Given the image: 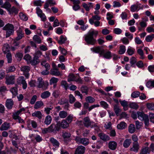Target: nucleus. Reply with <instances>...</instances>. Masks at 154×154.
I'll return each mask as SVG.
<instances>
[{"label":"nucleus","instance_id":"21","mask_svg":"<svg viewBox=\"0 0 154 154\" xmlns=\"http://www.w3.org/2000/svg\"><path fill=\"white\" fill-rule=\"evenodd\" d=\"M117 146V143L114 141L110 142L109 143V149L114 150Z\"/></svg>","mask_w":154,"mask_h":154},{"label":"nucleus","instance_id":"33","mask_svg":"<svg viewBox=\"0 0 154 154\" xmlns=\"http://www.w3.org/2000/svg\"><path fill=\"white\" fill-rule=\"evenodd\" d=\"M2 8H4L8 11L11 7V5L8 2H6L2 6Z\"/></svg>","mask_w":154,"mask_h":154},{"label":"nucleus","instance_id":"32","mask_svg":"<svg viewBox=\"0 0 154 154\" xmlns=\"http://www.w3.org/2000/svg\"><path fill=\"white\" fill-rule=\"evenodd\" d=\"M140 9V8H139V7L138 5H132L131 7V10L132 12H135V11H137Z\"/></svg>","mask_w":154,"mask_h":154},{"label":"nucleus","instance_id":"36","mask_svg":"<svg viewBox=\"0 0 154 154\" xmlns=\"http://www.w3.org/2000/svg\"><path fill=\"white\" fill-rule=\"evenodd\" d=\"M126 51L125 46L123 45H122L120 46V50L119 51V53L120 54H124Z\"/></svg>","mask_w":154,"mask_h":154},{"label":"nucleus","instance_id":"14","mask_svg":"<svg viewBox=\"0 0 154 154\" xmlns=\"http://www.w3.org/2000/svg\"><path fill=\"white\" fill-rule=\"evenodd\" d=\"M13 101L11 99H8L6 100V106L9 109H11L13 105Z\"/></svg>","mask_w":154,"mask_h":154},{"label":"nucleus","instance_id":"8","mask_svg":"<svg viewBox=\"0 0 154 154\" xmlns=\"http://www.w3.org/2000/svg\"><path fill=\"white\" fill-rule=\"evenodd\" d=\"M17 36L16 37V40L18 41L24 37V33L23 32V30L21 28H20L17 31Z\"/></svg>","mask_w":154,"mask_h":154},{"label":"nucleus","instance_id":"23","mask_svg":"<svg viewBox=\"0 0 154 154\" xmlns=\"http://www.w3.org/2000/svg\"><path fill=\"white\" fill-rule=\"evenodd\" d=\"M3 51L5 54L9 52L10 47L8 44H5L2 48Z\"/></svg>","mask_w":154,"mask_h":154},{"label":"nucleus","instance_id":"44","mask_svg":"<svg viewBox=\"0 0 154 154\" xmlns=\"http://www.w3.org/2000/svg\"><path fill=\"white\" fill-rule=\"evenodd\" d=\"M140 94V93L138 91H135L132 93L131 94V97L132 98H136L139 96Z\"/></svg>","mask_w":154,"mask_h":154},{"label":"nucleus","instance_id":"7","mask_svg":"<svg viewBox=\"0 0 154 154\" xmlns=\"http://www.w3.org/2000/svg\"><path fill=\"white\" fill-rule=\"evenodd\" d=\"M85 150V147L82 146H78L76 148L75 154H83Z\"/></svg>","mask_w":154,"mask_h":154},{"label":"nucleus","instance_id":"35","mask_svg":"<svg viewBox=\"0 0 154 154\" xmlns=\"http://www.w3.org/2000/svg\"><path fill=\"white\" fill-rule=\"evenodd\" d=\"M30 63L33 65H35L38 63L39 62V60L34 57L32 60L30 61Z\"/></svg>","mask_w":154,"mask_h":154},{"label":"nucleus","instance_id":"61","mask_svg":"<svg viewBox=\"0 0 154 154\" xmlns=\"http://www.w3.org/2000/svg\"><path fill=\"white\" fill-rule=\"evenodd\" d=\"M15 57L18 58V60H20L23 57V54L21 53L18 52L16 54Z\"/></svg>","mask_w":154,"mask_h":154},{"label":"nucleus","instance_id":"29","mask_svg":"<svg viewBox=\"0 0 154 154\" xmlns=\"http://www.w3.org/2000/svg\"><path fill=\"white\" fill-rule=\"evenodd\" d=\"M59 115L60 118L64 119L67 116L68 113L67 112L64 111H62L59 112Z\"/></svg>","mask_w":154,"mask_h":154},{"label":"nucleus","instance_id":"22","mask_svg":"<svg viewBox=\"0 0 154 154\" xmlns=\"http://www.w3.org/2000/svg\"><path fill=\"white\" fill-rule=\"evenodd\" d=\"M150 150H149V148L148 147H143L140 150V154H147L149 153Z\"/></svg>","mask_w":154,"mask_h":154},{"label":"nucleus","instance_id":"11","mask_svg":"<svg viewBox=\"0 0 154 154\" xmlns=\"http://www.w3.org/2000/svg\"><path fill=\"white\" fill-rule=\"evenodd\" d=\"M83 124L85 127H88L91 125V122L89 117H87L83 119Z\"/></svg>","mask_w":154,"mask_h":154},{"label":"nucleus","instance_id":"53","mask_svg":"<svg viewBox=\"0 0 154 154\" xmlns=\"http://www.w3.org/2000/svg\"><path fill=\"white\" fill-rule=\"evenodd\" d=\"M146 106L149 109L154 110V103H147Z\"/></svg>","mask_w":154,"mask_h":154},{"label":"nucleus","instance_id":"1","mask_svg":"<svg viewBox=\"0 0 154 154\" xmlns=\"http://www.w3.org/2000/svg\"><path fill=\"white\" fill-rule=\"evenodd\" d=\"M137 114L138 117L140 120L144 121L146 127H148L149 125V119L148 115L145 114L143 112H138L137 114L133 113L131 115L132 117L134 119H136Z\"/></svg>","mask_w":154,"mask_h":154},{"label":"nucleus","instance_id":"58","mask_svg":"<svg viewBox=\"0 0 154 154\" xmlns=\"http://www.w3.org/2000/svg\"><path fill=\"white\" fill-rule=\"evenodd\" d=\"M136 59L134 57H132L130 59V63L131 64V66L133 67V65L136 62Z\"/></svg>","mask_w":154,"mask_h":154},{"label":"nucleus","instance_id":"43","mask_svg":"<svg viewBox=\"0 0 154 154\" xmlns=\"http://www.w3.org/2000/svg\"><path fill=\"white\" fill-rule=\"evenodd\" d=\"M41 65L44 66L46 69H47V70H49L50 69V65L48 63H46L45 61L42 62Z\"/></svg>","mask_w":154,"mask_h":154},{"label":"nucleus","instance_id":"24","mask_svg":"<svg viewBox=\"0 0 154 154\" xmlns=\"http://www.w3.org/2000/svg\"><path fill=\"white\" fill-rule=\"evenodd\" d=\"M136 130V128L134 125L133 124H131L128 127V131L131 134L134 133Z\"/></svg>","mask_w":154,"mask_h":154},{"label":"nucleus","instance_id":"27","mask_svg":"<svg viewBox=\"0 0 154 154\" xmlns=\"http://www.w3.org/2000/svg\"><path fill=\"white\" fill-rule=\"evenodd\" d=\"M126 126V124L124 122H122L117 125V128L118 129H122L125 128Z\"/></svg>","mask_w":154,"mask_h":154},{"label":"nucleus","instance_id":"34","mask_svg":"<svg viewBox=\"0 0 154 154\" xmlns=\"http://www.w3.org/2000/svg\"><path fill=\"white\" fill-rule=\"evenodd\" d=\"M114 110L117 116L119 113L121 112V109L119 108V107L117 105H116L114 106Z\"/></svg>","mask_w":154,"mask_h":154},{"label":"nucleus","instance_id":"39","mask_svg":"<svg viewBox=\"0 0 154 154\" xmlns=\"http://www.w3.org/2000/svg\"><path fill=\"white\" fill-rule=\"evenodd\" d=\"M111 53L109 51H108L103 54V57L105 58L109 59L111 58Z\"/></svg>","mask_w":154,"mask_h":154},{"label":"nucleus","instance_id":"5","mask_svg":"<svg viewBox=\"0 0 154 154\" xmlns=\"http://www.w3.org/2000/svg\"><path fill=\"white\" fill-rule=\"evenodd\" d=\"M30 70L29 67L28 66H23L21 68V71L23 72L24 75L27 78H28L29 77V74L28 72Z\"/></svg>","mask_w":154,"mask_h":154},{"label":"nucleus","instance_id":"55","mask_svg":"<svg viewBox=\"0 0 154 154\" xmlns=\"http://www.w3.org/2000/svg\"><path fill=\"white\" fill-rule=\"evenodd\" d=\"M71 134L70 133L65 132L63 133L62 136L64 138H68L70 137Z\"/></svg>","mask_w":154,"mask_h":154},{"label":"nucleus","instance_id":"4","mask_svg":"<svg viewBox=\"0 0 154 154\" xmlns=\"http://www.w3.org/2000/svg\"><path fill=\"white\" fill-rule=\"evenodd\" d=\"M17 82L18 84H22L23 88V89H25L26 88L27 84L23 76H21L19 77L17 79Z\"/></svg>","mask_w":154,"mask_h":154},{"label":"nucleus","instance_id":"60","mask_svg":"<svg viewBox=\"0 0 154 154\" xmlns=\"http://www.w3.org/2000/svg\"><path fill=\"white\" fill-rule=\"evenodd\" d=\"M60 94V92L58 90H55L54 91L52 95L55 98H57L59 96Z\"/></svg>","mask_w":154,"mask_h":154},{"label":"nucleus","instance_id":"62","mask_svg":"<svg viewBox=\"0 0 154 154\" xmlns=\"http://www.w3.org/2000/svg\"><path fill=\"white\" fill-rule=\"evenodd\" d=\"M101 50V49L99 47L94 48H92V49L93 52L97 53H99Z\"/></svg>","mask_w":154,"mask_h":154},{"label":"nucleus","instance_id":"19","mask_svg":"<svg viewBox=\"0 0 154 154\" xmlns=\"http://www.w3.org/2000/svg\"><path fill=\"white\" fill-rule=\"evenodd\" d=\"M25 110V109L24 108H22L20 109L19 110L17 111L15 113H14L13 115V119H16L17 118L19 117V114L22 111H24Z\"/></svg>","mask_w":154,"mask_h":154},{"label":"nucleus","instance_id":"15","mask_svg":"<svg viewBox=\"0 0 154 154\" xmlns=\"http://www.w3.org/2000/svg\"><path fill=\"white\" fill-rule=\"evenodd\" d=\"M100 17L98 15L93 16L92 18L89 20V22L91 24H92L94 23V20L99 21L100 20Z\"/></svg>","mask_w":154,"mask_h":154},{"label":"nucleus","instance_id":"57","mask_svg":"<svg viewBox=\"0 0 154 154\" xmlns=\"http://www.w3.org/2000/svg\"><path fill=\"white\" fill-rule=\"evenodd\" d=\"M8 11L10 13H14L15 14H17L18 13L17 9L14 7H13L11 8H10Z\"/></svg>","mask_w":154,"mask_h":154},{"label":"nucleus","instance_id":"26","mask_svg":"<svg viewBox=\"0 0 154 154\" xmlns=\"http://www.w3.org/2000/svg\"><path fill=\"white\" fill-rule=\"evenodd\" d=\"M131 143V139H126L123 143V146L125 148H128L130 145Z\"/></svg>","mask_w":154,"mask_h":154},{"label":"nucleus","instance_id":"56","mask_svg":"<svg viewBox=\"0 0 154 154\" xmlns=\"http://www.w3.org/2000/svg\"><path fill=\"white\" fill-rule=\"evenodd\" d=\"M61 127V126L60 123V122H57V124L55 125V131H59Z\"/></svg>","mask_w":154,"mask_h":154},{"label":"nucleus","instance_id":"54","mask_svg":"<svg viewBox=\"0 0 154 154\" xmlns=\"http://www.w3.org/2000/svg\"><path fill=\"white\" fill-rule=\"evenodd\" d=\"M61 84L62 86H64V87L66 90L69 87V85L66 81H62L61 82Z\"/></svg>","mask_w":154,"mask_h":154},{"label":"nucleus","instance_id":"30","mask_svg":"<svg viewBox=\"0 0 154 154\" xmlns=\"http://www.w3.org/2000/svg\"><path fill=\"white\" fill-rule=\"evenodd\" d=\"M33 39L34 41L38 44H40L41 42V40L40 38L37 35H34Z\"/></svg>","mask_w":154,"mask_h":154},{"label":"nucleus","instance_id":"31","mask_svg":"<svg viewBox=\"0 0 154 154\" xmlns=\"http://www.w3.org/2000/svg\"><path fill=\"white\" fill-rule=\"evenodd\" d=\"M85 100L86 101L89 103H92L95 101V99L93 97L91 96H88L87 97Z\"/></svg>","mask_w":154,"mask_h":154},{"label":"nucleus","instance_id":"42","mask_svg":"<svg viewBox=\"0 0 154 154\" xmlns=\"http://www.w3.org/2000/svg\"><path fill=\"white\" fill-rule=\"evenodd\" d=\"M10 91L14 96L18 94L17 89L16 87H14L11 88L10 89Z\"/></svg>","mask_w":154,"mask_h":154},{"label":"nucleus","instance_id":"16","mask_svg":"<svg viewBox=\"0 0 154 154\" xmlns=\"http://www.w3.org/2000/svg\"><path fill=\"white\" fill-rule=\"evenodd\" d=\"M44 105L43 102L41 100L37 101L34 106V108L35 109H38L40 108L42 106Z\"/></svg>","mask_w":154,"mask_h":154},{"label":"nucleus","instance_id":"47","mask_svg":"<svg viewBox=\"0 0 154 154\" xmlns=\"http://www.w3.org/2000/svg\"><path fill=\"white\" fill-rule=\"evenodd\" d=\"M137 52L138 54L140 56V58L142 59H143L145 57L144 56V53L143 50L141 49H138L137 50Z\"/></svg>","mask_w":154,"mask_h":154},{"label":"nucleus","instance_id":"9","mask_svg":"<svg viewBox=\"0 0 154 154\" xmlns=\"http://www.w3.org/2000/svg\"><path fill=\"white\" fill-rule=\"evenodd\" d=\"M139 148V145L138 142H133L132 147L131 148L130 150L134 152H137Z\"/></svg>","mask_w":154,"mask_h":154},{"label":"nucleus","instance_id":"46","mask_svg":"<svg viewBox=\"0 0 154 154\" xmlns=\"http://www.w3.org/2000/svg\"><path fill=\"white\" fill-rule=\"evenodd\" d=\"M58 81V79L55 77H52L50 81V84L51 85L52 84H55Z\"/></svg>","mask_w":154,"mask_h":154},{"label":"nucleus","instance_id":"52","mask_svg":"<svg viewBox=\"0 0 154 154\" xmlns=\"http://www.w3.org/2000/svg\"><path fill=\"white\" fill-rule=\"evenodd\" d=\"M37 98V97L36 95H33L31 98L30 103L31 104H33L35 103Z\"/></svg>","mask_w":154,"mask_h":154},{"label":"nucleus","instance_id":"2","mask_svg":"<svg viewBox=\"0 0 154 154\" xmlns=\"http://www.w3.org/2000/svg\"><path fill=\"white\" fill-rule=\"evenodd\" d=\"M98 33L97 31L92 30L89 32L85 37V40L88 44L94 45L96 42L94 36L97 37Z\"/></svg>","mask_w":154,"mask_h":154},{"label":"nucleus","instance_id":"64","mask_svg":"<svg viewBox=\"0 0 154 154\" xmlns=\"http://www.w3.org/2000/svg\"><path fill=\"white\" fill-rule=\"evenodd\" d=\"M75 81L81 84H82V81L79 75H78Z\"/></svg>","mask_w":154,"mask_h":154},{"label":"nucleus","instance_id":"49","mask_svg":"<svg viewBox=\"0 0 154 154\" xmlns=\"http://www.w3.org/2000/svg\"><path fill=\"white\" fill-rule=\"evenodd\" d=\"M69 103L72 104L74 103L75 100V98L71 94H70L69 96Z\"/></svg>","mask_w":154,"mask_h":154},{"label":"nucleus","instance_id":"50","mask_svg":"<svg viewBox=\"0 0 154 154\" xmlns=\"http://www.w3.org/2000/svg\"><path fill=\"white\" fill-rule=\"evenodd\" d=\"M68 100L66 98H61L58 102V103L60 105H62L67 103Z\"/></svg>","mask_w":154,"mask_h":154},{"label":"nucleus","instance_id":"63","mask_svg":"<svg viewBox=\"0 0 154 154\" xmlns=\"http://www.w3.org/2000/svg\"><path fill=\"white\" fill-rule=\"evenodd\" d=\"M149 116L150 122L154 123V114L150 113Z\"/></svg>","mask_w":154,"mask_h":154},{"label":"nucleus","instance_id":"40","mask_svg":"<svg viewBox=\"0 0 154 154\" xmlns=\"http://www.w3.org/2000/svg\"><path fill=\"white\" fill-rule=\"evenodd\" d=\"M66 39V37L63 35H61L60 37V40L58 41V42L60 44H62L64 43Z\"/></svg>","mask_w":154,"mask_h":154},{"label":"nucleus","instance_id":"45","mask_svg":"<svg viewBox=\"0 0 154 154\" xmlns=\"http://www.w3.org/2000/svg\"><path fill=\"white\" fill-rule=\"evenodd\" d=\"M146 85L148 88L154 87V81H149L146 83Z\"/></svg>","mask_w":154,"mask_h":154},{"label":"nucleus","instance_id":"59","mask_svg":"<svg viewBox=\"0 0 154 154\" xmlns=\"http://www.w3.org/2000/svg\"><path fill=\"white\" fill-rule=\"evenodd\" d=\"M35 139L37 142H40L42 140V137L38 135H36L34 137Z\"/></svg>","mask_w":154,"mask_h":154},{"label":"nucleus","instance_id":"20","mask_svg":"<svg viewBox=\"0 0 154 154\" xmlns=\"http://www.w3.org/2000/svg\"><path fill=\"white\" fill-rule=\"evenodd\" d=\"M32 116L33 117H37L39 119H41L42 118V114L40 111H37L32 114Z\"/></svg>","mask_w":154,"mask_h":154},{"label":"nucleus","instance_id":"28","mask_svg":"<svg viewBox=\"0 0 154 154\" xmlns=\"http://www.w3.org/2000/svg\"><path fill=\"white\" fill-rule=\"evenodd\" d=\"M52 118L50 116L48 115L45 118L44 123L47 125H49L51 122Z\"/></svg>","mask_w":154,"mask_h":154},{"label":"nucleus","instance_id":"51","mask_svg":"<svg viewBox=\"0 0 154 154\" xmlns=\"http://www.w3.org/2000/svg\"><path fill=\"white\" fill-rule=\"evenodd\" d=\"M129 106L130 108L133 109H137L138 108V106L134 103H132L129 104Z\"/></svg>","mask_w":154,"mask_h":154},{"label":"nucleus","instance_id":"6","mask_svg":"<svg viewBox=\"0 0 154 154\" xmlns=\"http://www.w3.org/2000/svg\"><path fill=\"white\" fill-rule=\"evenodd\" d=\"M6 80V83L7 85L14 84L15 82V76L14 75L7 76Z\"/></svg>","mask_w":154,"mask_h":154},{"label":"nucleus","instance_id":"38","mask_svg":"<svg viewBox=\"0 0 154 154\" xmlns=\"http://www.w3.org/2000/svg\"><path fill=\"white\" fill-rule=\"evenodd\" d=\"M80 143L84 145H88L89 143L88 140L85 138H82L81 140Z\"/></svg>","mask_w":154,"mask_h":154},{"label":"nucleus","instance_id":"48","mask_svg":"<svg viewBox=\"0 0 154 154\" xmlns=\"http://www.w3.org/2000/svg\"><path fill=\"white\" fill-rule=\"evenodd\" d=\"M81 91L82 93H85L86 94H87L88 91V88L86 86H82L81 88Z\"/></svg>","mask_w":154,"mask_h":154},{"label":"nucleus","instance_id":"37","mask_svg":"<svg viewBox=\"0 0 154 154\" xmlns=\"http://www.w3.org/2000/svg\"><path fill=\"white\" fill-rule=\"evenodd\" d=\"M19 16L20 19L23 21H26L28 20V17L23 13L20 12L19 14Z\"/></svg>","mask_w":154,"mask_h":154},{"label":"nucleus","instance_id":"41","mask_svg":"<svg viewBox=\"0 0 154 154\" xmlns=\"http://www.w3.org/2000/svg\"><path fill=\"white\" fill-rule=\"evenodd\" d=\"M6 54V57L7 59L8 63H10L11 62L12 60V55L10 52L7 53Z\"/></svg>","mask_w":154,"mask_h":154},{"label":"nucleus","instance_id":"18","mask_svg":"<svg viewBox=\"0 0 154 154\" xmlns=\"http://www.w3.org/2000/svg\"><path fill=\"white\" fill-rule=\"evenodd\" d=\"M9 127V123L5 122L2 125L0 128V130L1 131L6 130H8Z\"/></svg>","mask_w":154,"mask_h":154},{"label":"nucleus","instance_id":"17","mask_svg":"<svg viewBox=\"0 0 154 154\" xmlns=\"http://www.w3.org/2000/svg\"><path fill=\"white\" fill-rule=\"evenodd\" d=\"M61 125V128L63 129H65L67 128L69 125V123L67 122L66 120L63 119L61 122H60Z\"/></svg>","mask_w":154,"mask_h":154},{"label":"nucleus","instance_id":"10","mask_svg":"<svg viewBox=\"0 0 154 154\" xmlns=\"http://www.w3.org/2000/svg\"><path fill=\"white\" fill-rule=\"evenodd\" d=\"M98 136L100 139L104 141H106L110 140V137L108 135L102 133H99Z\"/></svg>","mask_w":154,"mask_h":154},{"label":"nucleus","instance_id":"13","mask_svg":"<svg viewBox=\"0 0 154 154\" xmlns=\"http://www.w3.org/2000/svg\"><path fill=\"white\" fill-rule=\"evenodd\" d=\"M50 141L54 146L56 147H58L59 146V143L54 138L51 137L50 139Z\"/></svg>","mask_w":154,"mask_h":154},{"label":"nucleus","instance_id":"12","mask_svg":"<svg viewBox=\"0 0 154 154\" xmlns=\"http://www.w3.org/2000/svg\"><path fill=\"white\" fill-rule=\"evenodd\" d=\"M50 74L52 75L58 76L61 75L60 72L58 69H52L50 70Z\"/></svg>","mask_w":154,"mask_h":154},{"label":"nucleus","instance_id":"25","mask_svg":"<svg viewBox=\"0 0 154 154\" xmlns=\"http://www.w3.org/2000/svg\"><path fill=\"white\" fill-rule=\"evenodd\" d=\"M51 95V93L48 91H46L42 93L41 97L43 99H45L49 97Z\"/></svg>","mask_w":154,"mask_h":154},{"label":"nucleus","instance_id":"3","mask_svg":"<svg viewBox=\"0 0 154 154\" xmlns=\"http://www.w3.org/2000/svg\"><path fill=\"white\" fill-rule=\"evenodd\" d=\"M4 30L6 31V37L10 36L14 31V27L13 25L9 23L6 24L3 28Z\"/></svg>","mask_w":154,"mask_h":154}]
</instances>
